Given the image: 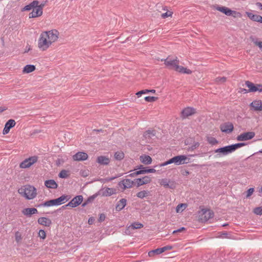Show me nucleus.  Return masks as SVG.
Instances as JSON below:
<instances>
[{"label":"nucleus","mask_w":262,"mask_h":262,"mask_svg":"<svg viewBox=\"0 0 262 262\" xmlns=\"http://www.w3.org/2000/svg\"><path fill=\"white\" fill-rule=\"evenodd\" d=\"M59 34V32L56 29L43 32L38 39V48L42 51L46 50L52 43L57 40Z\"/></svg>","instance_id":"f257e3e1"},{"label":"nucleus","mask_w":262,"mask_h":262,"mask_svg":"<svg viewBox=\"0 0 262 262\" xmlns=\"http://www.w3.org/2000/svg\"><path fill=\"white\" fill-rule=\"evenodd\" d=\"M161 61H164L165 66L170 70H174L181 73L190 74L192 71L186 68L179 65V60L177 57L171 58L170 56L166 59H161Z\"/></svg>","instance_id":"f03ea898"},{"label":"nucleus","mask_w":262,"mask_h":262,"mask_svg":"<svg viewBox=\"0 0 262 262\" xmlns=\"http://www.w3.org/2000/svg\"><path fill=\"white\" fill-rule=\"evenodd\" d=\"M18 192L27 200L33 199L37 194L36 189L30 185L21 186L18 189Z\"/></svg>","instance_id":"7ed1b4c3"},{"label":"nucleus","mask_w":262,"mask_h":262,"mask_svg":"<svg viewBox=\"0 0 262 262\" xmlns=\"http://www.w3.org/2000/svg\"><path fill=\"white\" fill-rule=\"evenodd\" d=\"M70 196L67 195H62L60 197L56 199L46 201L43 203L36 205L37 207H50L53 206H58L63 204L64 202H67L70 199Z\"/></svg>","instance_id":"20e7f679"},{"label":"nucleus","mask_w":262,"mask_h":262,"mask_svg":"<svg viewBox=\"0 0 262 262\" xmlns=\"http://www.w3.org/2000/svg\"><path fill=\"white\" fill-rule=\"evenodd\" d=\"M83 200V198L82 195H79L75 196L74 198L72 199V200L69 202L67 205L65 206H62V208H64L66 207L70 206L72 208H75L79 206L81 204Z\"/></svg>","instance_id":"39448f33"},{"label":"nucleus","mask_w":262,"mask_h":262,"mask_svg":"<svg viewBox=\"0 0 262 262\" xmlns=\"http://www.w3.org/2000/svg\"><path fill=\"white\" fill-rule=\"evenodd\" d=\"M38 160L37 156H32L24 160L20 163L19 167L21 168L30 167Z\"/></svg>","instance_id":"423d86ee"},{"label":"nucleus","mask_w":262,"mask_h":262,"mask_svg":"<svg viewBox=\"0 0 262 262\" xmlns=\"http://www.w3.org/2000/svg\"><path fill=\"white\" fill-rule=\"evenodd\" d=\"M255 135V133L253 132H245L237 136L236 139L239 141H247L252 139Z\"/></svg>","instance_id":"0eeeda50"},{"label":"nucleus","mask_w":262,"mask_h":262,"mask_svg":"<svg viewBox=\"0 0 262 262\" xmlns=\"http://www.w3.org/2000/svg\"><path fill=\"white\" fill-rule=\"evenodd\" d=\"M215 153H217L219 157L227 155L232 153L230 145L225 146L222 147L217 148L214 150Z\"/></svg>","instance_id":"6e6552de"},{"label":"nucleus","mask_w":262,"mask_h":262,"mask_svg":"<svg viewBox=\"0 0 262 262\" xmlns=\"http://www.w3.org/2000/svg\"><path fill=\"white\" fill-rule=\"evenodd\" d=\"M44 7L43 4L39 5V7L32 9V12L29 14V18H35L40 16L42 14V9Z\"/></svg>","instance_id":"1a4fd4ad"},{"label":"nucleus","mask_w":262,"mask_h":262,"mask_svg":"<svg viewBox=\"0 0 262 262\" xmlns=\"http://www.w3.org/2000/svg\"><path fill=\"white\" fill-rule=\"evenodd\" d=\"M220 129L222 132L229 134L233 131L234 129V126L233 124L231 122H226L221 125Z\"/></svg>","instance_id":"9d476101"},{"label":"nucleus","mask_w":262,"mask_h":262,"mask_svg":"<svg viewBox=\"0 0 262 262\" xmlns=\"http://www.w3.org/2000/svg\"><path fill=\"white\" fill-rule=\"evenodd\" d=\"M196 113L195 109L192 107H187L184 108L181 112V117L183 119L194 114Z\"/></svg>","instance_id":"9b49d317"},{"label":"nucleus","mask_w":262,"mask_h":262,"mask_svg":"<svg viewBox=\"0 0 262 262\" xmlns=\"http://www.w3.org/2000/svg\"><path fill=\"white\" fill-rule=\"evenodd\" d=\"M151 181V178L148 176H145L142 178H138L135 180V182L136 183L137 187L144 184H147L150 183Z\"/></svg>","instance_id":"f8f14e48"},{"label":"nucleus","mask_w":262,"mask_h":262,"mask_svg":"<svg viewBox=\"0 0 262 262\" xmlns=\"http://www.w3.org/2000/svg\"><path fill=\"white\" fill-rule=\"evenodd\" d=\"M16 124V122L13 119H9L5 125L3 130V134L6 135L9 133L11 128L13 127Z\"/></svg>","instance_id":"ddd939ff"},{"label":"nucleus","mask_w":262,"mask_h":262,"mask_svg":"<svg viewBox=\"0 0 262 262\" xmlns=\"http://www.w3.org/2000/svg\"><path fill=\"white\" fill-rule=\"evenodd\" d=\"M246 15L253 21L257 22L262 24V16L254 14L251 12H246Z\"/></svg>","instance_id":"4468645a"},{"label":"nucleus","mask_w":262,"mask_h":262,"mask_svg":"<svg viewBox=\"0 0 262 262\" xmlns=\"http://www.w3.org/2000/svg\"><path fill=\"white\" fill-rule=\"evenodd\" d=\"M134 183V181H132L130 179H124L118 183V185L120 187H122L123 190L126 188H131Z\"/></svg>","instance_id":"2eb2a0df"},{"label":"nucleus","mask_w":262,"mask_h":262,"mask_svg":"<svg viewBox=\"0 0 262 262\" xmlns=\"http://www.w3.org/2000/svg\"><path fill=\"white\" fill-rule=\"evenodd\" d=\"M88 158V155L86 152L79 151L73 156L74 161H84Z\"/></svg>","instance_id":"dca6fc26"},{"label":"nucleus","mask_w":262,"mask_h":262,"mask_svg":"<svg viewBox=\"0 0 262 262\" xmlns=\"http://www.w3.org/2000/svg\"><path fill=\"white\" fill-rule=\"evenodd\" d=\"M22 213L27 217H31L32 215L38 213V210L35 208H26L22 211Z\"/></svg>","instance_id":"f3484780"},{"label":"nucleus","mask_w":262,"mask_h":262,"mask_svg":"<svg viewBox=\"0 0 262 262\" xmlns=\"http://www.w3.org/2000/svg\"><path fill=\"white\" fill-rule=\"evenodd\" d=\"M250 106L252 107V110L254 111H262V102L260 100L253 101L250 103Z\"/></svg>","instance_id":"a211bd4d"},{"label":"nucleus","mask_w":262,"mask_h":262,"mask_svg":"<svg viewBox=\"0 0 262 262\" xmlns=\"http://www.w3.org/2000/svg\"><path fill=\"white\" fill-rule=\"evenodd\" d=\"M37 222L39 224L46 227H50L52 225L51 220L46 217L38 218Z\"/></svg>","instance_id":"6ab92c4d"},{"label":"nucleus","mask_w":262,"mask_h":262,"mask_svg":"<svg viewBox=\"0 0 262 262\" xmlns=\"http://www.w3.org/2000/svg\"><path fill=\"white\" fill-rule=\"evenodd\" d=\"M187 159V157L185 155H179L174 157L175 164L179 165L183 164H186L188 162L185 161Z\"/></svg>","instance_id":"aec40b11"},{"label":"nucleus","mask_w":262,"mask_h":262,"mask_svg":"<svg viewBox=\"0 0 262 262\" xmlns=\"http://www.w3.org/2000/svg\"><path fill=\"white\" fill-rule=\"evenodd\" d=\"M96 161L100 165H107L110 163V160L105 156H100L97 157Z\"/></svg>","instance_id":"412c9836"},{"label":"nucleus","mask_w":262,"mask_h":262,"mask_svg":"<svg viewBox=\"0 0 262 262\" xmlns=\"http://www.w3.org/2000/svg\"><path fill=\"white\" fill-rule=\"evenodd\" d=\"M216 9L227 16L231 15L233 12L235 13V11H232L226 7H218Z\"/></svg>","instance_id":"4be33fe9"},{"label":"nucleus","mask_w":262,"mask_h":262,"mask_svg":"<svg viewBox=\"0 0 262 262\" xmlns=\"http://www.w3.org/2000/svg\"><path fill=\"white\" fill-rule=\"evenodd\" d=\"M116 193V190L113 188H106L102 192V196H109Z\"/></svg>","instance_id":"5701e85b"},{"label":"nucleus","mask_w":262,"mask_h":262,"mask_svg":"<svg viewBox=\"0 0 262 262\" xmlns=\"http://www.w3.org/2000/svg\"><path fill=\"white\" fill-rule=\"evenodd\" d=\"M45 185L49 188L56 189L58 187L57 184L54 180H46L45 182Z\"/></svg>","instance_id":"b1692460"},{"label":"nucleus","mask_w":262,"mask_h":262,"mask_svg":"<svg viewBox=\"0 0 262 262\" xmlns=\"http://www.w3.org/2000/svg\"><path fill=\"white\" fill-rule=\"evenodd\" d=\"M141 162L146 165L150 164L152 162L151 158L148 155H142L140 157Z\"/></svg>","instance_id":"393cba45"},{"label":"nucleus","mask_w":262,"mask_h":262,"mask_svg":"<svg viewBox=\"0 0 262 262\" xmlns=\"http://www.w3.org/2000/svg\"><path fill=\"white\" fill-rule=\"evenodd\" d=\"M126 200L125 199H121L117 204L116 209L117 211H121L126 205Z\"/></svg>","instance_id":"a878e982"},{"label":"nucleus","mask_w":262,"mask_h":262,"mask_svg":"<svg viewBox=\"0 0 262 262\" xmlns=\"http://www.w3.org/2000/svg\"><path fill=\"white\" fill-rule=\"evenodd\" d=\"M35 70V66L32 64H27L23 69V73H30Z\"/></svg>","instance_id":"bb28decb"},{"label":"nucleus","mask_w":262,"mask_h":262,"mask_svg":"<svg viewBox=\"0 0 262 262\" xmlns=\"http://www.w3.org/2000/svg\"><path fill=\"white\" fill-rule=\"evenodd\" d=\"M156 135V130H147L144 133V137L145 138L151 139Z\"/></svg>","instance_id":"cd10ccee"},{"label":"nucleus","mask_w":262,"mask_h":262,"mask_svg":"<svg viewBox=\"0 0 262 262\" xmlns=\"http://www.w3.org/2000/svg\"><path fill=\"white\" fill-rule=\"evenodd\" d=\"M150 192L147 190H142L138 192L136 194L137 196L140 199H143L149 195Z\"/></svg>","instance_id":"c85d7f7f"},{"label":"nucleus","mask_w":262,"mask_h":262,"mask_svg":"<svg viewBox=\"0 0 262 262\" xmlns=\"http://www.w3.org/2000/svg\"><path fill=\"white\" fill-rule=\"evenodd\" d=\"M204 214L205 215V221H208L209 219L213 218L214 216L213 212L210 210H205L204 212Z\"/></svg>","instance_id":"c756f323"},{"label":"nucleus","mask_w":262,"mask_h":262,"mask_svg":"<svg viewBox=\"0 0 262 262\" xmlns=\"http://www.w3.org/2000/svg\"><path fill=\"white\" fill-rule=\"evenodd\" d=\"M156 170L154 168H143V169L139 170L138 173L144 174L146 173H155Z\"/></svg>","instance_id":"7c9ffc66"},{"label":"nucleus","mask_w":262,"mask_h":262,"mask_svg":"<svg viewBox=\"0 0 262 262\" xmlns=\"http://www.w3.org/2000/svg\"><path fill=\"white\" fill-rule=\"evenodd\" d=\"M143 227V225L139 222H134L132 223L129 226V228L132 229H140Z\"/></svg>","instance_id":"2f4dec72"},{"label":"nucleus","mask_w":262,"mask_h":262,"mask_svg":"<svg viewBox=\"0 0 262 262\" xmlns=\"http://www.w3.org/2000/svg\"><path fill=\"white\" fill-rule=\"evenodd\" d=\"M161 253H162L161 251L159 248H157L156 249H154V250L150 251L148 252V254L149 257H153L155 255H159Z\"/></svg>","instance_id":"473e14b6"},{"label":"nucleus","mask_w":262,"mask_h":262,"mask_svg":"<svg viewBox=\"0 0 262 262\" xmlns=\"http://www.w3.org/2000/svg\"><path fill=\"white\" fill-rule=\"evenodd\" d=\"M114 157L117 160H121L124 157V153L121 151H118L115 153Z\"/></svg>","instance_id":"72a5a7b5"},{"label":"nucleus","mask_w":262,"mask_h":262,"mask_svg":"<svg viewBox=\"0 0 262 262\" xmlns=\"http://www.w3.org/2000/svg\"><path fill=\"white\" fill-rule=\"evenodd\" d=\"M155 93L156 92V91L155 90H147V89H145V90H142V91H140L138 92H137L136 93V95H137V96L138 97H140L142 94H147V93Z\"/></svg>","instance_id":"f704fd0d"},{"label":"nucleus","mask_w":262,"mask_h":262,"mask_svg":"<svg viewBox=\"0 0 262 262\" xmlns=\"http://www.w3.org/2000/svg\"><path fill=\"white\" fill-rule=\"evenodd\" d=\"M245 85L249 88V89H248L249 92H252L255 84L249 81H246Z\"/></svg>","instance_id":"c9c22d12"},{"label":"nucleus","mask_w":262,"mask_h":262,"mask_svg":"<svg viewBox=\"0 0 262 262\" xmlns=\"http://www.w3.org/2000/svg\"><path fill=\"white\" fill-rule=\"evenodd\" d=\"M69 176V171L66 170H62L58 174L59 178L63 179L67 178Z\"/></svg>","instance_id":"e433bc0d"},{"label":"nucleus","mask_w":262,"mask_h":262,"mask_svg":"<svg viewBox=\"0 0 262 262\" xmlns=\"http://www.w3.org/2000/svg\"><path fill=\"white\" fill-rule=\"evenodd\" d=\"M251 40L253 42V43L257 46L260 50L262 51V41H258L257 39H255L252 36L250 37Z\"/></svg>","instance_id":"4c0bfd02"},{"label":"nucleus","mask_w":262,"mask_h":262,"mask_svg":"<svg viewBox=\"0 0 262 262\" xmlns=\"http://www.w3.org/2000/svg\"><path fill=\"white\" fill-rule=\"evenodd\" d=\"M207 142L211 145H215L218 143V141L214 137H208L207 138Z\"/></svg>","instance_id":"58836bf2"},{"label":"nucleus","mask_w":262,"mask_h":262,"mask_svg":"<svg viewBox=\"0 0 262 262\" xmlns=\"http://www.w3.org/2000/svg\"><path fill=\"white\" fill-rule=\"evenodd\" d=\"M170 180L168 179H162L160 180V184L165 188L168 185Z\"/></svg>","instance_id":"ea45409f"},{"label":"nucleus","mask_w":262,"mask_h":262,"mask_svg":"<svg viewBox=\"0 0 262 262\" xmlns=\"http://www.w3.org/2000/svg\"><path fill=\"white\" fill-rule=\"evenodd\" d=\"M187 207V205L186 204H179L176 207V211L177 212H179L181 210L182 211L184 209L186 208Z\"/></svg>","instance_id":"a19ab883"},{"label":"nucleus","mask_w":262,"mask_h":262,"mask_svg":"<svg viewBox=\"0 0 262 262\" xmlns=\"http://www.w3.org/2000/svg\"><path fill=\"white\" fill-rule=\"evenodd\" d=\"M262 92V84H256L254 87L252 92Z\"/></svg>","instance_id":"79ce46f5"},{"label":"nucleus","mask_w":262,"mask_h":262,"mask_svg":"<svg viewBox=\"0 0 262 262\" xmlns=\"http://www.w3.org/2000/svg\"><path fill=\"white\" fill-rule=\"evenodd\" d=\"M176 183L174 181L170 180L169 181V182L168 183V186L166 187V188H170L173 189L176 188Z\"/></svg>","instance_id":"37998d69"},{"label":"nucleus","mask_w":262,"mask_h":262,"mask_svg":"<svg viewBox=\"0 0 262 262\" xmlns=\"http://www.w3.org/2000/svg\"><path fill=\"white\" fill-rule=\"evenodd\" d=\"M121 176V175L120 174V175L116 176L113 177L106 178L104 179H101L100 181L101 182H103V183H105V182H110V181H111L116 179L118 177H120Z\"/></svg>","instance_id":"c03bdc74"},{"label":"nucleus","mask_w":262,"mask_h":262,"mask_svg":"<svg viewBox=\"0 0 262 262\" xmlns=\"http://www.w3.org/2000/svg\"><path fill=\"white\" fill-rule=\"evenodd\" d=\"M158 99V97L154 96H146L144 100L147 102H154Z\"/></svg>","instance_id":"a18cd8bd"},{"label":"nucleus","mask_w":262,"mask_h":262,"mask_svg":"<svg viewBox=\"0 0 262 262\" xmlns=\"http://www.w3.org/2000/svg\"><path fill=\"white\" fill-rule=\"evenodd\" d=\"M229 145H230L232 152L234 151L237 149L241 148L239 143L233 144Z\"/></svg>","instance_id":"49530a36"},{"label":"nucleus","mask_w":262,"mask_h":262,"mask_svg":"<svg viewBox=\"0 0 262 262\" xmlns=\"http://www.w3.org/2000/svg\"><path fill=\"white\" fill-rule=\"evenodd\" d=\"M253 212L256 215H260L262 214V207H257L254 209Z\"/></svg>","instance_id":"de8ad7c7"},{"label":"nucleus","mask_w":262,"mask_h":262,"mask_svg":"<svg viewBox=\"0 0 262 262\" xmlns=\"http://www.w3.org/2000/svg\"><path fill=\"white\" fill-rule=\"evenodd\" d=\"M38 236L42 239H45L46 237V233L45 231L43 229L39 230L38 232Z\"/></svg>","instance_id":"09e8293b"},{"label":"nucleus","mask_w":262,"mask_h":262,"mask_svg":"<svg viewBox=\"0 0 262 262\" xmlns=\"http://www.w3.org/2000/svg\"><path fill=\"white\" fill-rule=\"evenodd\" d=\"M254 191V188L253 187L250 188L249 189H248L247 190V191H246V198H249L252 194Z\"/></svg>","instance_id":"8fccbe9b"},{"label":"nucleus","mask_w":262,"mask_h":262,"mask_svg":"<svg viewBox=\"0 0 262 262\" xmlns=\"http://www.w3.org/2000/svg\"><path fill=\"white\" fill-rule=\"evenodd\" d=\"M226 81V77H219L215 79V81L219 83H224Z\"/></svg>","instance_id":"3c124183"},{"label":"nucleus","mask_w":262,"mask_h":262,"mask_svg":"<svg viewBox=\"0 0 262 262\" xmlns=\"http://www.w3.org/2000/svg\"><path fill=\"white\" fill-rule=\"evenodd\" d=\"M29 4L31 6L32 9H34L37 8V7H39V5H38L39 2L38 1H36V0L33 1Z\"/></svg>","instance_id":"603ef678"},{"label":"nucleus","mask_w":262,"mask_h":262,"mask_svg":"<svg viewBox=\"0 0 262 262\" xmlns=\"http://www.w3.org/2000/svg\"><path fill=\"white\" fill-rule=\"evenodd\" d=\"M172 248V247L171 246H166L162 248H160V249L162 253L164 252H165L166 250H171Z\"/></svg>","instance_id":"864d4df0"},{"label":"nucleus","mask_w":262,"mask_h":262,"mask_svg":"<svg viewBox=\"0 0 262 262\" xmlns=\"http://www.w3.org/2000/svg\"><path fill=\"white\" fill-rule=\"evenodd\" d=\"M98 193H96L90 196H89L86 200L89 203H91L94 201V200L98 196Z\"/></svg>","instance_id":"5fc2aeb1"},{"label":"nucleus","mask_w":262,"mask_h":262,"mask_svg":"<svg viewBox=\"0 0 262 262\" xmlns=\"http://www.w3.org/2000/svg\"><path fill=\"white\" fill-rule=\"evenodd\" d=\"M172 12H166L165 13H162L161 16L163 18H165L168 16H171Z\"/></svg>","instance_id":"6e6d98bb"},{"label":"nucleus","mask_w":262,"mask_h":262,"mask_svg":"<svg viewBox=\"0 0 262 262\" xmlns=\"http://www.w3.org/2000/svg\"><path fill=\"white\" fill-rule=\"evenodd\" d=\"M200 145V143L198 142H194L193 144L191 146L190 148L191 150H193L196 148H197Z\"/></svg>","instance_id":"4d7b16f0"},{"label":"nucleus","mask_w":262,"mask_h":262,"mask_svg":"<svg viewBox=\"0 0 262 262\" xmlns=\"http://www.w3.org/2000/svg\"><path fill=\"white\" fill-rule=\"evenodd\" d=\"M15 240L17 243L19 242V241L21 239V235L19 234L18 232H17L15 233Z\"/></svg>","instance_id":"13d9d810"},{"label":"nucleus","mask_w":262,"mask_h":262,"mask_svg":"<svg viewBox=\"0 0 262 262\" xmlns=\"http://www.w3.org/2000/svg\"><path fill=\"white\" fill-rule=\"evenodd\" d=\"M105 219V215L103 213H101L99 215V219H98V221L99 222H102L103 221H104Z\"/></svg>","instance_id":"bf43d9fd"},{"label":"nucleus","mask_w":262,"mask_h":262,"mask_svg":"<svg viewBox=\"0 0 262 262\" xmlns=\"http://www.w3.org/2000/svg\"><path fill=\"white\" fill-rule=\"evenodd\" d=\"M220 237L221 238H229V237L228 236V234L227 233V232H224L223 233H221V235L220 236Z\"/></svg>","instance_id":"052dcab7"},{"label":"nucleus","mask_w":262,"mask_h":262,"mask_svg":"<svg viewBox=\"0 0 262 262\" xmlns=\"http://www.w3.org/2000/svg\"><path fill=\"white\" fill-rule=\"evenodd\" d=\"M139 172V170H137L136 171H135L133 173H131L130 174H129L128 175V176H130V177H135V176H138V175H139V174H141V173H138Z\"/></svg>","instance_id":"680f3d73"},{"label":"nucleus","mask_w":262,"mask_h":262,"mask_svg":"<svg viewBox=\"0 0 262 262\" xmlns=\"http://www.w3.org/2000/svg\"><path fill=\"white\" fill-rule=\"evenodd\" d=\"M139 172V170H137L136 171H135L133 173H131L130 174H129L128 175V176H130V177H135V176H138V175H139V174H141V173H138Z\"/></svg>","instance_id":"e2e57ef3"},{"label":"nucleus","mask_w":262,"mask_h":262,"mask_svg":"<svg viewBox=\"0 0 262 262\" xmlns=\"http://www.w3.org/2000/svg\"><path fill=\"white\" fill-rule=\"evenodd\" d=\"M95 221V218L93 217H91L89 219L88 223L89 225H92Z\"/></svg>","instance_id":"0e129e2a"},{"label":"nucleus","mask_w":262,"mask_h":262,"mask_svg":"<svg viewBox=\"0 0 262 262\" xmlns=\"http://www.w3.org/2000/svg\"><path fill=\"white\" fill-rule=\"evenodd\" d=\"M31 9H32L31 6L30 4H29L28 5H26L23 8V10H25V11H29V10H30Z\"/></svg>","instance_id":"69168bd1"},{"label":"nucleus","mask_w":262,"mask_h":262,"mask_svg":"<svg viewBox=\"0 0 262 262\" xmlns=\"http://www.w3.org/2000/svg\"><path fill=\"white\" fill-rule=\"evenodd\" d=\"M239 92L241 93H243L244 94L249 93L248 90L244 88H240Z\"/></svg>","instance_id":"338daca9"},{"label":"nucleus","mask_w":262,"mask_h":262,"mask_svg":"<svg viewBox=\"0 0 262 262\" xmlns=\"http://www.w3.org/2000/svg\"><path fill=\"white\" fill-rule=\"evenodd\" d=\"M256 5L258 7L260 10H262V3L257 2L256 3Z\"/></svg>","instance_id":"774afa93"}]
</instances>
